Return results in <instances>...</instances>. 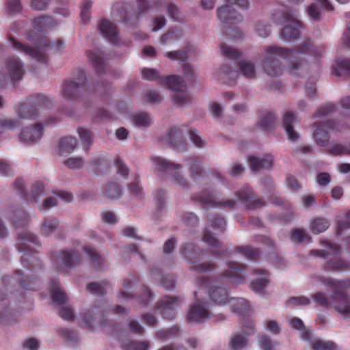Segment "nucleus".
<instances>
[{"instance_id": "39448f33", "label": "nucleus", "mask_w": 350, "mask_h": 350, "mask_svg": "<svg viewBox=\"0 0 350 350\" xmlns=\"http://www.w3.org/2000/svg\"><path fill=\"white\" fill-rule=\"evenodd\" d=\"M274 23L284 25L280 38L285 42H291L299 36L301 24L297 18V14L290 11L278 10L272 14Z\"/></svg>"}, {"instance_id": "2f4dec72", "label": "nucleus", "mask_w": 350, "mask_h": 350, "mask_svg": "<svg viewBox=\"0 0 350 350\" xmlns=\"http://www.w3.org/2000/svg\"><path fill=\"white\" fill-rule=\"evenodd\" d=\"M248 161L252 171H258L264 167H270L273 163V158L271 155H266L260 159L254 156H250Z\"/></svg>"}, {"instance_id": "f3484780", "label": "nucleus", "mask_w": 350, "mask_h": 350, "mask_svg": "<svg viewBox=\"0 0 350 350\" xmlns=\"http://www.w3.org/2000/svg\"><path fill=\"white\" fill-rule=\"evenodd\" d=\"M49 103V100L45 97H42V105L35 106H28L22 104L19 106L17 110L18 117L21 120H35L39 117V114L42 110V107L45 106Z\"/></svg>"}, {"instance_id": "5701e85b", "label": "nucleus", "mask_w": 350, "mask_h": 350, "mask_svg": "<svg viewBox=\"0 0 350 350\" xmlns=\"http://www.w3.org/2000/svg\"><path fill=\"white\" fill-rule=\"evenodd\" d=\"M254 274L256 278L252 280L251 288L256 293H262L269 283V273L265 270L256 269Z\"/></svg>"}, {"instance_id": "13d9d810", "label": "nucleus", "mask_w": 350, "mask_h": 350, "mask_svg": "<svg viewBox=\"0 0 350 350\" xmlns=\"http://www.w3.org/2000/svg\"><path fill=\"white\" fill-rule=\"evenodd\" d=\"M22 10L21 0H7L5 11L8 14L13 15L19 13Z\"/></svg>"}, {"instance_id": "1a4fd4ad", "label": "nucleus", "mask_w": 350, "mask_h": 350, "mask_svg": "<svg viewBox=\"0 0 350 350\" xmlns=\"http://www.w3.org/2000/svg\"><path fill=\"white\" fill-rule=\"evenodd\" d=\"M161 83L170 90L174 92L172 96L174 105L183 107L190 103L191 98L185 92V83L180 77L172 75L162 78Z\"/></svg>"}, {"instance_id": "c9c22d12", "label": "nucleus", "mask_w": 350, "mask_h": 350, "mask_svg": "<svg viewBox=\"0 0 350 350\" xmlns=\"http://www.w3.org/2000/svg\"><path fill=\"white\" fill-rule=\"evenodd\" d=\"M77 146V141L72 137H66L62 139L59 147V154L61 156L71 153Z\"/></svg>"}, {"instance_id": "6ab92c4d", "label": "nucleus", "mask_w": 350, "mask_h": 350, "mask_svg": "<svg viewBox=\"0 0 350 350\" xmlns=\"http://www.w3.org/2000/svg\"><path fill=\"white\" fill-rule=\"evenodd\" d=\"M43 129L40 124L24 127L20 134L19 139L25 144H32L41 139Z\"/></svg>"}, {"instance_id": "f03ea898", "label": "nucleus", "mask_w": 350, "mask_h": 350, "mask_svg": "<svg viewBox=\"0 0 350 350\" xmlns=\"http://www.w3.org/2000/svg\"><path fill=\"white\" fill-rule=\"evenodd\" d=\"M10 42L14 49L40 62H45L46 60L45 50L51 49L60 52L64 46L61 40H57L55 43L51 44L49 41L42 36H37L35 40L34 44L36 49L31 48L13 38L10 39Z\"/></svg>"}, {"instance_id": "393cba45", "label": "nucleus", "mask_w": 350, "mask_h": 350, "mask_svg": "<svg viewBox=\"0 0 350 350\" xmlns=\"http://www.w3.org/2000/svg\"><path fill=\"white\" fill-rule=\"evenodd\" d=\"M154 8L158 11H166L169 16L174 21H180L182 19L179 9L173 3L159 0L154 3Z\"/></svg>"}, {"instance_id": "5fc2aeb1", "label": "nucleus", "mask_w": 350, "mask_h": 350, "mask_svg": "<svg viewBox=\"0 0 350 350\" xmlns=\"http://www.w3.org/2000/svg\"><path fill=\"white\" fill-rule=\"evenodd\" d=\"M258 345L262 350H275L277 342L266 335H262L258 338Z\"/></svg>"}, {"instance_id": "680f3d73", "label": "nucleus", "mask_w": 350, "mask_h": 350, "mask_svg": "<svg viewBox=\"0 0 350 350\" xmlns=\"http://www.w3.org/2000/svg\"><path fill=\"white\" fill-rule=\"evenodd\" d=\"M64 165L70 169L76 170L81 168L84 165V160L81 157H70L64 161Z\"/></svg>"}, {"instance_id": "c03bdc74", "label": "nucleus", "mask_w": 350, "mask_h": 350, "mask_svg": "<svg viewBox=\"0 0 350 350\" xmlns=\"http://www.w3.org/2000/svg\"><path fill=\"white\" fill-rule=\"evenodd\" d=\"M124 350H148L150 344L147 341L125 340L122 342Z\"/></svg>"}, {"instance_id": "ddd939ff", "label": "nucleus", "mask_w": 350, "mask_h": 350, "mask_svg": "<svg viewBox=\"0 0 350 350\" xmlns=\"http://www.w3.org/2000/svg\"><path fill=\"white\" fill-rule=\"evenodd\" d=\"M310 282L314 286H325L334 292L343 293L344 290L350 289V279L338 280L314 274L310 278Z\"/></svg>"}, {"instance_id": "cd10ccee", "label": "nucleus", "mask_w": 350, "mask_h": 350, "mask_svg": "<svg viewBox=\"0 0 350 350\" xmlns=\"http://www.w3.org/2000/svg\"><path fill=\"white\" fill-rule=\"evenodd\" d=\"M38 239L35 234L29 232H25L19 235L18 249L21 252L28 253L29 251L31 252L30 245L28 243L38 244Z\"/></svg>"}, {"instance_id": "a19ab883", "label": "nucleus", "mask_w": 350, "mask_h": 350, "mask_svg": "<svg viewBox=\"0 0 350 350\" xmlns=\"http://www.w3.org/2000/svg\"><path fill=\"white\" fill-rule=\"evenodd\" d=\"M329 226L327 219L323 217L314 219L310 224V228L314 234H320L325 231Z\"/></svg>"}, {"instance_id": "864d4df0", "label": "nucleus", "mask_w": 350, "mask_h": 350, "mask_svg": "<svg viewBox=\"0 0 350 350\" xmlns=\"http://www.w3.org/2000/svg\"><path fill=\"white\" fill-rule=\"evenodd\" d=\"M20 125L18 120L0 116V129L15 130Z\"/></svg>"}, {"instance_id": "e2e57ef3", "label": "nucleus", "mask_w": 350, "mask_h": 350, "mask_svg": "<svg viewBox=\"0 0 350 350\" xmlns=\"http://www.w3.org/2000/svg\"><path fill=\"white\" fill-rule=\"evenodd\" d=\"M256 332V329L253 321H247L243 324L240 334L248 338L250 336L255 334Z\"/></svg>"}, {"instance_id": "774afa93", "label": "nucleus", "mask_w": 350, "mask_h": 350, "mask_svg": "<svg viewBox=\"0 0 350 350\" xmlns=\"http://www.w3.org/2000/svg\"><path fill=\"white\" fill-rule=\"evenodd\" d=\"M349 228H350V211L345 218L338 221L337 234H341L342 231Z\"/></svg>"}, {"instance_id": "2eb2a0df", "label": "nucleus", "mask_w": 350, "mask_h": 350, "mask_svg": "<svg viewBox=\"0 0 350 350\" xmlns=\"http://www.w3.org/2000/svg\"><path fill=\"white\" fill-rule=\"evenodd\" d=\"M53 260L57 267H71L80 262V258L75 252L61 250L53 256Z\"/></svg>"}, {"instance_id": "f257e3e1", "label": "nucleus", "mask_w": 350, "mask_h": 350, "mask_svg": "<svg viewBox=\"0 0 350 350\" xmlns=\"http://www.w3.org/2000/svg\"><path fill=\"white\" fill-rule=\"evenodd\" d=\"M324 53L323 46H311L310 40H305L296 49L277 46L265 48L262 57V67L271 77L282 75L283 68L276 57L288 60V72L293 76H301L310 70L319 67L320 59Z\"/></svg>"}, {"instance_id": "3c124183", "label": "nucleus", "mask_w": 350, "mask_h": 350, "mask_svg": "<svg viewBox=\"0 0 350 350\" xmlns=\"http://www.w3.org/2000/svg\"><path fill=\"white\" fill-rule=\"evenodd\" d=\"M132 121L137 127H148L152 123V120L150 116L145 113H140L133 117Z\"/></svg>"}, {"instance_id": "58836bf2", "label": "nucleus", "mask_w": 350, "mask_h": 350, "mask_svg": "<svg viewBox=\"0 0 350 350\" xmlns=\"http://www.w3.org/2000/svg\"><path fill=\"white\" fill-rule=\"evenodd\" d=\"M50 288L53 301L62 304L66 300V295L60 288L57 281H52L50 284Z\"/></svg>"}, {"instance_id": "c85d7f7f", "label": "nucleus", "mask_w": 350, "mask_h": 350, "mask_svg": "<svg viewBox=\"0 0 350 350\" xmlns=\"http://www.w3.org/2000/svg\"><path fill=\"white\" fill-rule=\"evenodd\" d=\"M332 72L337 77L350 73V59L342 57L336 59L332 65Z\"/></svg>"}, {"instance_id": "79ce46f5", "label": "nucleus", "mask_w": 350, "mask_h": 350, "mask_svg": "<svg viewBox=\"0 0 350 350\" xmlns=\"http://www.w3.org/2000/svg\"><path fill=\"white\" fill-rule=\"evenodd\" d=\"M183 36L182 31L176 28H170L168 31L163 34L161 38L160 42L163 44H168L178 40Z\"/></svg>"}, {"instance_id": "4468645a", "label": "nucleus", "mask_w": 350, "mask_h": 350, "mask_svg": "<svg viewBox=\"0 0 350 350\" xmlns=\"http://www.w3.org/2000/svg\"><path fill=\"white\" fill-rule=\"evenodd\" d=\"M179 307V301L175 297H163L157 304L155 309L165 319L173 318Z\"/></svg>"}, {"instance_id": "9b49d317", "label": "nucleus", "mask_w": 350, "mask_h": 350, "mask_svg": "<svg viewBox=\"0 0 350 350\" xmlns=\"http://www.w3.org/2000/svg\"><path fill=\"white\" fill-rule=\"evenodd\" d=\"M344 128V126L336 125L334 122L330 121L325 122H316L313 125V137L319 146L325 148L331 135Z\"/></svg>"}, {"instance_id": "a878e982", "label": "nucleus", "mask_w": 350, "mask_h": 350, "mask_svg": "<svg viewBox=\"0 0 350 350\" xmlns=\"http://www.w3.org/2000/svg\"><path fill=\"white\" fill-rule=\"evenodd\" d=\"M197 200L203 204L206 208L216 206H229L232 207L234 202L232 200H228L226 202L217 201L216 198L207 192H203L198 197Z\"/></svg>"}, {"instance_id": "49530a36", "label": "nucleus", "mask_w": 350, "mask_h": 350, "mask_svg": "<svg viewBox=\"0 0 350 350\" xmlns=\"http://www.w3.org/2000/svg\"><path fill=\"white\" fill-rule=\"evenodd\" d=\"M108 288H109V286L107 283L102 282L100 283L98 282H92L90 283L87 286L88 291L94 295L97 296H101L107 292Z\"/></svg>"}, {"instance_id": "603ef678", "label": "nucleus", "mask_w": 350, "mask_h": 350, "mask_svg": "<svg viewBox=\"0 0 350 350\" xmlns=\"http://www.w3.org/2000/svg\"><path fill=\"white\" fill-rule=\"evenodd\" d=\"M90 59L92 61L98 72H100L103 68V59L100 51H90L88 53Z\"/></svg>"}, {"instance_id": "4d7b16f0", "label": "nucleus", "mask_w": 350, "mask_h": 350, "mask_svg": "<svg viewBox=\"0 0 350 350\" xmlns=\"http://www.w3.org/2000/svg\"><path fill=\"white\" fill-rule=\"evenodd\" d=\"M311 303L310 298L306 296H297L289 298L286 302L288 306H306Z\"/></svg>"}, {"instance_id": "412c9836", "label": "nucleus", "mask_w": 350, "mask_h": 350, "mask_svg": "<svg viewBox=\"0 0 350 350\" xmlns=\"http://www.w3.org/2000/svg\"><path fill=\"white\" fill-rule=\"evenodd\" d=\"M186 131L184 126L174 127L170 129L165 139V142L176 148H182L185 144L183 133Z\"/></svg>"}, {"instance_id": "e433bc0d", "label": "nucleus", "mask_w": 350, "mask_h": 350, "mask_svg": "<svg viewBox=\"0 0 350 350\" xmlns=\"http://www.w3.org/2000/svg\"><path fill=\"white\" fill-rule=\"evenodd\" d=\"M248 345V338L239 333H234L229 346L232 350H243Z\"/></svg>"}, {"instance_id": "09e8293b", "label": "nucleus", "mask_w": 350, "mask_h": 350, "mask_svg": "<svg viewBox=\"0 0 350 350\" xmlns=\"http://www.w3.org/2000/svg\"><path fill=\"white\" fill-rule=\"evenodd\" d=\"M312 350H337L336 345L332 341L315 340L310 342Z\"/></svg>"}, {"instance_id": "4c0bfd02", "label": "nucleus", "mask_w": 350, "mask_h": 350, "mask_svg": "<svg viewBox=\"0 0 350 350\" xmlns=\"http://www.w3.org/2000/svg\"><path fill=\"white\" fill-rule=\"evenodd\" d=\"M240 73L246 78L253 79L256 77V71L254 62L243 60L239 63Z\"/></svg>"}, {"instance_id": "f8f14e48", "label": "nucleus", "mask_w": 350, "mask_h": 350, "mask_svg": "<svg viewBox=\"0 0 350 350\" xmlns=\"http://www.w3.org/2000/svg\"><path fill=\"white\" fill-rule=\"evenodd\" d=\"M208 226L206 232L203 236V241L211 247V252L215 254H221L218 250L220 247V243L216 239L213 234L211 232L209 227L213 230H217L223 232L226 227V221L222 217H215L213 215L208 217Z\"/></svg>"}, {"instance_id": "de8ad7c7", "label": "nucleus", "mask_w": 350, "mask_h": 350, "mask_svg": "<svg viewBox=\"0 0 350 350\" xmlns=\"http://www.w3.org/2000/svg\"><path fill=\"white\" fill-rule=\"evenodd\" d=\"M93 2L91 0H83L80 5L81 19L84 23H88L91 18V9Z\"/></svg>"}, {"instance_id": "bb28decb", "label": "nucleus", "mask_w": 350, "mask_h": 350, "mask_svg": "<svg viewBox=\"0 0 350 350\" xmlns=\"http://www.w3.org/2000/svg\"><path fill=\"white\" fill-rule=\"evenodd\" d=\"M57 25V23L53 18L46 16H39L35 18L33 22V28L42 33H46Z\"/></svg>"}, {"instance_id": "a18cd8bd", "label": "nucleus", "mask_w": 350, "mask_h": 350, "mask_svg": "<svg viewBox=\"0 0 350 350\" xmlns=\"http://www.w3.org/2000/svg\"><path fill=\"white\" fill-rule=\"evenodd\" d=\"M121 188L115 183H110L104 188L103 196L109 199H118L121 196Z\"/></svg>"}, {"instance_id": "6e6d98bb", "label": "nucleus", "mask_w": 350, "mask_h": 350, "mask_svg": "<svg viewBox=\"0 0 350 350\" xmlns=\"http://www.w3.org/2000/svg\"><path fill=\"white\" fill-rule=\"evenodd\" d=\"M254 31L258 36L266 38L270 33V25L264 21H258L254 26Z\"/></svg>"}, {"instance_id": "aec40b11", "label": "nucleus", "mask_w": 350, "mask_h": 350, "mask_svg": "<svg viewBox=\"0 0 350 350\" xmlns=\"http://www.w3.org/2000/svg\"><path fill=\"white\" fill-rule=\"evenodd\" d=\"M100 33L110 42L117 44L119 41L118 30L116 25L107 19H103L99 24Z\"/></svg>"}, {"instance_id": "ea45409f", "label": "nucleus", "mask_w": 350, "mask_h": 350, "mask_svg": "<svg viewBox=\"0 0 350 350\" xmlns=\"http://www.w3.org/2000/svg\"><path fill=\"white\" fill-rule=\"evenodd\" d=\"M275 118L273 113H267L261 116L258 126L266 131H271L275 126Z\"/></svg>"}, {"instance_id": "a211bd4d", "label": "nucleus", "mask_w": 350, "mask_h": 350, "mask_svg": "<svg viewBox=\"0 0 350 350\" xmlns=\"http://www.w3.org/2000/svg\"><path fill=\"white\" fill-rule=\"evenodd\" d=\"M85 75L83 71H80L77 77L71 81L66 82L63 87V94L66 98H75L81 88L85 84Z\"/></svg>"}, {"instance_id": "423d86ee", "label": "nucleus", "mask_w": 350, "mask_h": 350, "mask_svg": "<svg viewBox=\"0 0 350 350\" xmlns=\"http://www.w3.org/2000/svg\"><path fill=\"white\" fill-rule=\"evenodd\" d=\"M208 293L211 299L217 304L225 306L226 304H229L234 312L245 314L250 311V306L246 299L234 297L228 299L227 291L221 287L211 286Z\"/></svg>"}, {"instance_id": "8fccbe9b", "label": "nucleus", "mask_w": 350, "mask_h": 350, "mask_svg": "<svg viewBox=\"0 0 350 350\" xmlns=\"http://www.w3.org/2000/svg\"><path fill=\"white\" fill-rule=\"evenodd\" d=\"M325 149L328 152L334 155L349 154V142L346 144H327V146L325 147Z\"/></svg>"}, {"instance_id": "bf43d9fd", "label": "nucleus", "mask_w": 350, "mask_h": 350, "mask_svg": "<svg viewBox=\"0 0 350 350\" xmlns=\"http://www.w3.org/2000/svg\"><path fill=\"white\" fill-rule=\"evenodd\" d=\"M221 53L223 55L230 59H237L241 56V52L227 44H222L220 46Z\"/></svg>"}, {"instance_id": "4be33fe9", "label": "nucleus", "mask_w": 350, "mask_h": 350, "mask_svg": "<svg viewBox=\"0 0 350 350\" xmlns=\"http://www.w3.org/2000/svg\"><path fill=\"white\" fill-rule=\"evenodd\" d=\"M209 312L204 306L198 301L195 303L189 309L187 314V320L189 322L201 323L209 318Z\"/></svg>"}, {"instance_id": "b1692460", "label": "nucleus", "mask_w": 350, "mask_h": 350, "mask_svg": "<svg viewBox=\"0 0 350 350\" xmlns=\"http://www.w3.org/2000/svg\"><path fill=\"white\" fill-rule=\"evenodd\" d=\"M244 270L243 265L230 262L228 263V269L225 271L224 276L233 283H241L244 280L242 271Z\"/></svg>"}, {"instance_id": "0e129e2a", "label": "nucleus", "mask_w": 350, "mask_h": 350, "mask_svg": "<svg viewBox=\"0 0 350 350\" xmlns=\"http://www.w3.org/2000/svg\"><path fill=\"white\" fill-rule=\"evenodd\" d=\"M265 329L273 335H277L280 332L281 325L275 321L268 320L264 323Z\"/></svg>"}, {"instance_id": "c756f323", "label": "nucleus", "mask_w": 350, "mask_h": 350, "mask_svg": "<svg viewBox=\"0 0 350 350\" xmlns=\"http://www.w3.org/2000/svg\"><path fill=\"white\" fill-rule=\"evenodd\" d=\"M297 121V117L293 112H286L283 118V124L288 137L291 141H295L299 136L293 129V124Z\"/></svg>"}, {"instance_id": "37998d69", "label": "nucleus", "mask_w": 350, "mask_h": 350, "mask_svg": "<svg viewBox=\"0 0 350 350\" xmlns=\"http://www.w3.org/2000/svg\"><path fill=\"white\" fill-rule=\"evenodd\" d=\"M108 167L109 162L105 157H94L90 163V170L96 173H103Z\"/></svg>"}, {"instance_id": "20e7f679", "label": "nucleus", "mask_w": 350, "mask_h": 350, "mask_svg": "<svg viewBox=\"0 0 350 350\" xmlns=\"http://www.w3.org/2000/svg\"><path fill=\"white\" fill-rule=\"evenodd\" d=\"M321 245L324 247L323 250H312L311 254L314 256L327 260L325 270L344 271L350 268V263L338 257L340 248L338 245L327 241H321Z\"/></svg>"}, {"instance_id": "0eeeda50", "label": "nucleus", "mask_w": 350, "mask_h": 350, "mask_svg": "<svg viewBox=\"0 0 350 350\" xmlns=\"http://www.w3.org/2000/svg\"><path fill=\"white\" fill-rule=\"evenodd\" d=\"M154 170L158 172L161 176H167L170 180L181 188L187 186L186 181L179 174L178 170L181 168L180 164L174 163L163 157H155L152 160Z\"/></svg>"}, {"instance_id": "052dcab7", "label": "nucleus", "mask_w": 350, "mask_h": 350, "mask_svg": "<svg viewBox=\"0 0 350 350\" xmlns=\"http://www.w3.org/2000/svg\"><path fill=\"white\" fill-rule=\"evenodd\" d=\"M291 240L293 242L301 243L304 241H310V238L304 230L295 229L291 233Z\"/></svg>"}, {"instance_id": "6e6552de", "label": "nucleus", "mask_w": 350, "mask_h": 350, "mask_svg": "<svg viewBox=\"0 0 350 350\" xmlns=\"http://www.w3.org/2000/svg\"><path fill=\"white\" fill-rule=\"evenodd\" d=\"M24 75L23 63L18 57L8 59L5 62V66L0 68V88H4L8 83L22 79Z\"/></svg>"}, {"instance_id": "69168bd1", "label": "nucleus", "mask_w": 350, "mask_h": 350, "mask_svg": "<svg viewBox=\"0 0 350 350\" xmlns=\"http://www.w3.org/2000/svg\"><path fill=\"white\" fill-rule=\"evenodd\" d=\"M78 133L83 144L88 146L90 145L92 142L93 135L89 130L84 128H79Z\"/></svg>"}, {"instance_id": "dca6fc26", "label": "nucleus", "mask_w": 350, "mask_h": 350, "mask_svg": "<svg viewBox=\"0 0 350 350\" xmlns=\"http://www.w3.org/2000/svg\"><path fill=\"white\" fill-rule=\"evenodd\" d=\"M332 306L344 318H350V297L345 293L334 292Z\"/></svg>"}, {"instance_id": "338daca9", "label": "nucleus", "mask_w": 350, "mask_h": 350, "mask_svg": "<svg viewBox=\"0 0 350 350\" xmlns=\"http://www.w3.org/2000/svg\"><path fill=\"white\" fill-rule=\"evenodd\" d=\"M133 282L131 280H127L124 281L123 286H124V291H121L118 295V298L119 301L123 302L124 301H126L131 298L130 295L126 291L130 290L132 287Z\"/></svg>"}, {"instance_id": "473e14b6", "label": "nucleus", "mask_w": 350, "mask_h": 350, "mask_svg": "<svg viewBox=\"0 0 350 350\" xmlns=\"http://www.w3.org/2000/svg\"><path fill=\"white\" fill-rule=\"evenodd\" d=\"M228 65H223L217 72L216 78L228 85H231L237 77Z\"/></svg>"}, {"instance_id": "7c9ffc66", "label": "nucleus", "mask_w": 350, "mask_h": 350, "mask_svg": "<svg viewBox=\"0 0 350 350\" xmlns=\"http://www.w3.org/2000/svg\"><path fill=\"white\" fill-rule=\"evenodd\" d=\"M119 13L120 21H124L129 24H134L138 20V16L136 14H131V11L126 8V5L122 3L117 4L113 8V14H115V12Z\"/></svg>"}, {"instance_id": "f704fd0d", "label": "nucleus", "mask_w": 350, "mask_h": 350, "mask_svg": "<svg viewBox=\"0 0 350 350\" xmlns=\"http://www.w3.org/2000/svg\"><path fill=\"white\" fill-rule=\"evenodd\" d=\"M311 297L317 305L323 308H328L332 306V300L334 299V291H332V293L329 295L323 292L319 291L312 294Z\"/></svg>"}, {"instance_id": "72a5a7b5", "label": "nucleus", "mask_w": 350, "mask_h": 350, "mask_svg": "<svg viewBox=\"0 0 350 350\" xmlns=\"http://www.w3.org/2000/svg\"><path fill=\"white\" fill-rule=\"evenodd\" d=\"M59 227L58 220L53 217H46L43 219L41 226V233L44 236H50L54 233Z\"/></svg>"}, {"instance_id": "9d476101", "label": "nucleus", "mask_w": 350, "mask_h": 350, "mask_svg": "<svg viewBox=\"0 0 350 350\" xmlns=\"http://www.w3.org/2000/svg\"><path fill=\"white\" fill-rule=\"evenodd\" d=\"M105 311V302L103 300L96 301L93 306L80 314L78 323L82 327L92 329L94 323L102 322Z\"/></svg>"}, {"instance_id": "7ed1b4c3", "label": "nucleus", "mask_w": 350, "mask_h": 350, "mask_svg": "<svg viewBox=\"0 0 350 350\" xmlns=\"http://www.w3.org/2000/svg\"><path fill=\"white\" fill-rule=\"evenodd\" d=\"M228 5L221 6L217 10L218 19L225 25V33L235 39L241 38L243 33L237 28H229L231 25L240 21V16L231 5H234L242 9L249 8L248 0H225Z\"/></svg>"}]
</instances>
